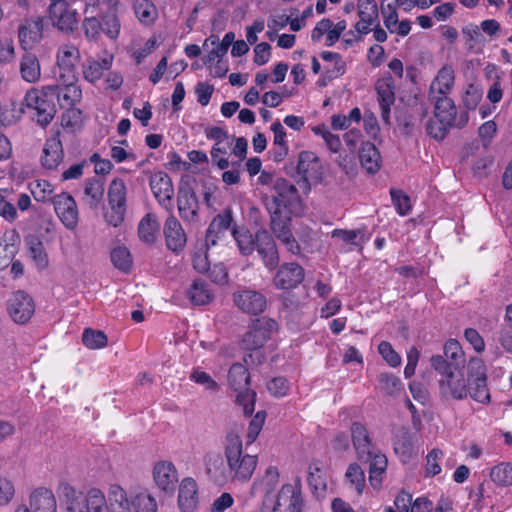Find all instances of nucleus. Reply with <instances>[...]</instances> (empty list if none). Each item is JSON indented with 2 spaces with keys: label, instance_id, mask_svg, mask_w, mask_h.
Segmentation results:
<instances>
[{
  "label": "nucleus",
  "instance_id": "f257e3e1",
  "mask_svg": "<svg viewBox=\"0 0 512 512\" xmlns=\"http://www.w3.org/2000/svg\"><path fill=\"white\" fill-rule=\"evenodd\" d=\"M432 368L438 373V389L446 401H464L472 399L481 404L491 401L487 384V368L484 361L471 357L466 367L454 368L443 360L442 355L430 359Z\"/></svg>",
  "mask_w": 512,
  "mask_h": 512
},
{
  "label": "nucleus",
  "instance_id": "f03ea898",
  "mask_svg": "<svg viewBox=\"0 0 512 512\" xmlns=\"http://www.w3.org/2000/svg\"><path fill=\"white\" fill-rule=\"evenodd\" d=\"M109 496L114 512H158V502L142 484L125 488L118 482L109 483Z\"/></svg>",
  "mask_w": 512,
  "mask_h": 512
},
{
  "label": "nucleus",
  "instance_id": "7ed1b4c3",
  "mask_svg": "<svg viewBox=\"0 0 512 512\" xmlns=\"http://www.w3.org/2000/svg\"><path fill=\"white\" fill-rule=\"evenodd\" d=\"M242 440L238 433L232 431L227 434L225 441V459L227 470L224 481L246 482L253 475L257 466V457L243 454Z\"/></svg>",
  "mask_w": 512,
  "mask_h": 512
},
{
  "label": "nucleus",
  "instance_id": "20e7f679",
  "mask_svg": "<svg viewBox=\"0 0 512 512\" xmlns=\"http://www.w3.org/2000/svg\"><path fill=\"white\" fill-rule=\"evenodd\" d=\"M67 512H114L109 496V484L106 491L99 487H89L77 491L66 485L64 488Z\"/></svg>",
  "mask_w": 512,
  "mask_h": 512
},
{
  "label": "nucleus",
  "instance_id": "39448f33",
  "mask_svg": "<svg viewBox=\"0 0 512 512\" xmlns=\"http://www.w3.org/2000/svg\"><path fill=\"white\" fill-rule=\"evenodd\" d=\"M301 486L297 483L283 484L276 494L263 497L261 512H302Z\"/></svg>",
  "mask_w": 512,
  "mask_h": 512
},
{
  "label": "nucleus",
  "instance_id": "423d86ee",
  "mask_svg": "<svg viewBox=\"0 0 512 512\" xmlns=\"http://www.w3.org/2000/svg\"><path fill=\"white\" fill-rule=\"evenodd\" d=\"M228 384L237 393L236 403L242 408L244 415L249 416L254 412L256 393L247 386L250 375L245 365L233 364L228 371Z\"/></svg>",
  "mask_w": 512,
  "mask_h": 512
},
{
  "label": "nucleus",
  "instance_id": "0eeeda50",
  "mask_svg": "<svg viewBox=\"0 0 512 512\" xmlns=\"http://www.w3.org/2000/svg\"><path fill=\"white\" fill-rule=\"evenodd\" d=\"M55 88L45 85L41 90L29 89L24 97V104L27 108L36 111L37 122L41 126L48 125L55 116L56 105L54 97Z\"/></svg>",
  "mask_w": 512,
  "mask_h": 512
},
{
  "label": "nucleus",
  "instance_id": "6e6552de",
  "mask_svg": "<svg viewBox=\"0 0 512 512\" xmlns=\"http://www.w3.org/2000/svg\"><path fill=\"white\" fill-rule=\"evenodd\" d=\"M455 85V71L452 65L442 66L429 87V100L434 106H440L444 109L455 107L450 94Z\"/></svg>",
  "mask_w": 512,
  "mask_h": 512
},
{
  "label": "nucleus",
  "instance_id": "1a4fd4ad",
  "mask_svg": "<svg viewBox=\"0 0 512 512\" xmlns=\"http://www.w3.org/2000/svg\"><path fill=\"white\" fill-rule=\"evenodd\" d=\"M277 330L278 323L274 319L269 317L258 318L252 321L248 331L244 334L241 347L250 351L259 350Z\"/></svg>",
  "mask_w": 512,
  "mask_h": 512
},
{
  "label": "nucleus",
  "instance_id": "9d476101",
  "mask_svg": "<svg viewBox=\"0 0 512 512\" xmlns=\"http://www.w3.org/2000/svg\"><path fill=\"white\" fill-rule=\"evenodd\" d=\"M47 12L54 25L61 31H73L78 12L73 7L83 0H48Z\"/></svg>",
  "mask_w": 512,
  "mask_h": 512
},
{
  "label": "nucleus",
  "instance_id": "9b49d317",
  "mask_svg": "<svg viewBox=\"0 0 512 512\" xmlns=\"http://www.w3.org/2000/svg\"><path fill=\"white\" fill-rule=\"evenodd\" d=\"M46 19L38 15L23 20L17 29V38L21 49L29 51L44 38Z\"/></svg>",
  "mask_w": 512,
  "mask_h": 512
},
{
  "label": "nucleus",
  "instance_id": "f8f14e48",
  "mask_svg": "<svg viewBox=\"0 0 512 512\" xmlns=\"http://www.w3.org/2000/svg\"><path fill=\"white\" fill-rule=\"evenodd\" d=\"M275 195L273 196L272 211L290 213L292 208L299 204V194L296 187L284 178L275 179Z\"/></svg>",
  "mask_w": 512,
  "mask_h": 512
},
{
  "label": "nucleus",
  "instance_id": "ddd939ff",
  "mask_svg": "<svg viewBox=\"0 0 512 512\" xmlns=\"http://www.w3.org/2000/svg\"><path fill=\"white\" fill-rule=\"evenodd\" d=\"M152 479L154 485L166 494H172L178 483V471L173 462L159 460L152 467Z\"/></svg>",
  "mask_w": 512,
  "mask_h": 512
},
{
  "label": "nucleus",
  "instance_id": "4468645a",
  "mask_svg": "<svg viewBox=\"0 0 512 512\" xmlns=\"http://www.w3.org/2000/svg\"><path fill=\"white\" fill-rule=\"evenodd\" d=\"M81 59L79 49L73 44L61 45L56 54V77L65 76L67 80H73L77 76L76 67Z\"/></svg>",
  "mask_w": 512,
  "mask_h": 512
},
{
  "label": "nucleus",
  "instance_id": "2eb2a0df",
  "mask_svg": "<svg viewBox=\"0 0 512 512\" xmlns=\"http://www.w3.org/2000/svg\"><path fill=\"white\" fill-rule=\"evenodd\" d=\"M8 314L18 324L27 323L35 312L33 299L24 291L14 292L8 300Z\"/></svg>",
  "mask_w": 512,
  "mask_h": 512
},
{
  "label": "nucleus",
  "instance_id": "dca6fc26",
  "mask_svg": "<svg viewBox=\"0 0 512 512\" xmlns=\"http://www.w3.org/2000/svg\"><path fill=\"white\" fill-rule=\"evenodd\" d=\"M56 84L51 85L55 88L54 97L61 107H73L82 99V90L78 85V77L73 80H67L65 76L56 77Z\"/></svg>",
  "mask_w": 512,
  "mask_h": 512
},
{
  "label": "nucleus",
  "instance_id": "f3484780",
  "mask_svg": "<svg viewBox=\"0 0 512 512\" xmlns=\"http://www.w3.org/2000/svg\"><path fill=\"white\" fill-rule=\"evenodd\" d=\"M269 211L271 214V229L276 238L280 240L291 253H298L300 247L289 227L290 213L272 211V208H269Z\"/></svg>",
  "mask_w": 512,
  "mask_h": 512
},
{
  "label": "nucleus",
  "instance_id": "a211bd4d",
  "mask_svg": "<svg viewBox=\"0 0 512 512\" xmlns=\"http://www.w3.org/2000/svg\"><path fill=\"white\" fill-rule=\"evenodd\" d=\"M52 203L54 210L63 223V225L70 230L76 228L79 220V213L76 201L68 193H60L53 197Z\"/></svg>",
  "mask_w": 512,
  "mask_h": 512
},
{
  "label": "nucleus",
  "instance_id": "6ab92c4d",
  "mask_svg": "<svg viewBox=\"0 0 512 512\" xmlns=\"http://www.w3.org/2000/svg\"><path fill=\"white\" fill-rule=\"evenodd\" d=\"M235 305L244 313L258 315L266 309L267 299L264 294L251 289H242L233 294Z\"/></svg>",
  "mask_w": 512,
  "mask_h": 512
},
{
  "label": "nucleus",
  "instance_id": "aec40b11",
  "mask_svg": "<svg viewBox=\"0 0 512 512\" xmlns=\"http://www.w3.org/2000/svg\"><path fill=\"white\" fill-rule=\"evenodd\" d=\"M297 171L308 184L321 182L324 174L320 159L314 153L308 151L300 153Z\"/></svg>",
  "mask_w": 512,
  "mask_h": 512
},
{
  "label": "nucleus",
  "instance_id": "412c9836",
  "mask_svg": "<svg viewBox=\"0 0 512 512\" xmlns=\"http://www.w3.org/2000/svg\"><path fill=\"white\" fill-rule=\"evenodd\" d=\"M357 12L359 20L354 28L360 35H367L371 32L372 26L379 22V10L376 0H358Z\"/></svg>",
  "mask_w": 512,
  "mask_h": 512
},
{
  "label": "nucleus",
  "instance_id": "4be33fe9",
  "mask_svg": "<svg viewBox=\"0 0 512 512\" xmlns=\"http://www.w3.org/2000/svg\"><path fill=\"white\" fill-rule=\"evenodd\" d=\"M456 116V107L444 109L434 106V119L427 124V132L437 140H442L448 128L453 124Z\"/></svg>",
  "mask_w": 512,
  "mask_h": 512
},
{
  "label": "nucleus",
  "instance_id": "5701e85b",
  "mask_svg": "<svg viewBox=\"0 0 512 512\" xmlns=\"http://www.w3.org/2000/svg\"><path fill=\"white\" fill-rule=\"evenodd\" d=\"M150 187L159 204L171 211L174 195L171 178L164 172H157L150 178Z\"/></svg>",
  "mask_w": 512,
  "mask_h": 512
},
{
  "label": "nucleus",
  "instance_id": "b1692460",
  "mask_svg": "<svg viewBox=\"0 0 512 512\" xmlns=\"http://www.w3.org/2000/svg\"><path fill=\"white\" fill-rule=\"evenodd\" d=\"M177 207L184 222L195 223L198 220V200L188 186H180L177 193Z\"/></svg>",
  "mask_w": 512,
  "mask_h": 512
},
{
  "label": "nucleus",
  "instance_id": "393cba45",
  "mask_svg": "<svg viewBox=\"0 0 512 512\" xmlns=\"http://www.w3.org/2000/svg\"><path fill=\"white\" fill-rule=\"evenodd\" d=\"M304 279V270L297 263H285L280 266L273 278L276 288L282 290L297 287Z\"/></svg>",
  "mask_w": 512,
  "mask_h": 512
},
{
  "label": "nucleus",
  "instance_id": "a878e982",
  "mask_svg": "<svg viewBox=\"0 0 512 512\" xmlns=\"http://www.w3.org/2000/svg\"><path fill=\"white\" fill-rule=\"evenodd\" d=\"M27 506L30 512H58L56 496L47 487H38L32 490Z\"/></svg>",
  "mask_w": 512,
  "mask_h": 512
},
{
  "label": "nucleus",
  "instance_id": "bb28decb",
  "mask_svg": "<svg viewBox=\"0 0 512 512\" xmlns=\"http://www.w3.org/2000/svg\"><path fill=\"white\" fill-rule=\"evenodd\" d=\"M255 248L267 269L273 270L278 266V251L273 238L266 230H260L256 233Z\"/></svg>",
  "mask_w": 512,
  "mask_h": 512
},
{
  "label": "nucleus",
  "instance_id": "cd10ccee",
  "mask_svg": "<svg viewBox=\"0 0 512 512\" xmlns=\"http://www.w3.org/2000/svg\"><path fill=\"white\" fill-rule=\"evenodd\" d=\"M378 102L381 109V117L385 123H389L390 109L395 102V83L392 77L385 76L376 82Z\"/></svg>",
  "mask_w": 512,
  "mask_h": 512
},
{
  "label": "nucleus",
  "instance_id": "c85d7f7f",
  "mask_svg": "<svg viewBox=\"0 0 512 512\" xmlns=\"http://www.w3.org/2000/svg\"><path fill=\"white\" fill-rule=\"evenodd\" d=\"M351 438L358 459L369 460L373 453L374 444L367 428L360 422L352 423Z\"/></svg>",
  "mask_w": 512,
  "mask_h": 512
},
{
  "label": "nucleus",
  "instance_id": "c756f323",
  "mask_svg": "<svg viewBox=\"0 0 512 512\" xmlns=\"http://www.w3.org/2000/svg\"><path fill=\"white\" fill-rule=\"evenodd\" d=\"M113 61L114 56L109 53H105L101 59L88 58L82 65L83 78L89 83L99 81L103 77L104 72L111 69Z\"/></svg>",
  "mask_w": 512,
  "mask_h": 512
},
{
  "label": "nucleus",
  "instance_id": "7c9ffc66",
  "mask_svg": "<svg viewBox=\"0 0 512 512\" xmlns=\"http://www.w3.org/2000/svg\"><path fill=\"white\" fill-rule=\"evenodd\" d=\"M164 236L168 249L173 252L181 251L186 245V234L180 222L173 215L165 221Z\"/></svg>",
  "mask_w": 512,
  "mask_h": 512
},
{
  "label": "nucleus",
  "instance_id": "2f4dec72",
  "mask_svg": "<svg viewBox=\"0 0 512 512\" xmlns=\"http://www.w3.org/2000/svg\"><path fill=\"white\" fill-rule=\"evenodd\" d=\"M198 503V487L191 477L182 479L179 485L178 504L182 512H193Z\"/></svg>",
  "mask_w": 512,
  "mask_h": 512
},
{
  "label": "nucleus",
  "instance_id": "473e14b6",
  "mask_svg": "<svg viewBox=\"0 0 512 512\" xmlns=\"http://www.w3.org/2000/svg\"><path fill=\"white\" fill-rule=\"evenodd\" d=\"M231 221L232 217L229 213L219 214L213 218L206 232V248L217 245L225 237L230 228Z\"/></svg>",
  "mask_w": 512,
  "mask_h": 512
},
{
  "label": "nucleus",
  "instance_id": "72a5a7b5",
  "mask_svg": "<svg viewBox=\"0 0 512 512\" xmlns=\"http://www.w3.org/2000/svg\"><path fill=\"white\" fill-rule=\"evenodd\" d=\"M21 78L28 83H36L41 78V67L38 57L26 51L19 61Z\"/></svg>",
  "mask_w": 512,
  "mask_h": 512
},
{
  "label": "nucleus",
  "instance_id": "f704fd0d",
  "mask_svg": "<svg viewBox=\"0 0 512 512\" xmlns=\"http://www.w3.org/2000/svg\"><path fill=\"white\" fill-rule=\"evenodd\" d=\"M62 159L63 148L60 139L57 136L47 139L41 157L42 165L47 169H55Z\"/></svg>",
  "mask_w": 512,
  "mask_h": 512
},
{
  "label": "nucleus",
  "instance_id": "c9c22d12",
  "mask_svg": "<svg viewBox=\"0 0 512 512\" xmlns=\"http://www.w3.org/2000/svg\"><path fill=\"white\" fill-rule=\"evenodd\" d=\"M20 236L15 229L6 230L0 238V266L7 265L17 252Z\"/></svg>",
  "mask_w": 512,
  "mask_h": 512
},
{
  "label": "nucleus",
  "instance_id": "e433bc0d",
  "mask_svg": "<svg viewBox=\"0 0 512 512\" xmlns=\"http://www.w3.org/2000/svg\"><path fill=\"white\" fill-rule=\"evenodd\" d=\"M394 451L402 462H407L414 451L413 435L406 428L396 431L393 441Z\"/></svg>",
  "mask_w": 512,
  "mask_h": 512
},
{
  "label": "nucleus",
  "instance_id": "4c0bfd02",
  "mask_svg": "<svg viewBox=\"0 0 512 512\" xmlns=\"http://www.w3.org/2000/svg\"><path fill=\"white\" fill-rule=\"evenodd\" d=\"M361 166L370 174H375L381 167V156L376 146L370 142L363 143L359 152Z\"/></svg>",
  "mask_w": 512,
  "mask_h": 512
},
{
  "label": "nucleus",
  "instance_id": "58836bf2",
  "mask_svg": "<svg viewBox=\"0 0 512 512\" xmlns=\"http://www.w3.org/2000/svg\"><path fill=\"white\" fill-rule=\"evenodd\" d=\"M443 352V360L451 367V369L466 367L465 352L457 340H447L444 344Z\"/></svg>",
  "mask_w": 512,
  "mask_h": 512
},
{
  "label": "nucleus",
  "instance_id": "ea45409f",
  "mask_svg": "<svg viewBox=\"0 0 512 512\" xmlns=\"http://www.w3.org/2000/svg\"><path fill=\"white\" fill-rule=\"evenodd\" d=\"M104 184L100 179L91 178L84 182L83 201L91 208H96L103 199Z\"/></svg>",
  "mask_w": 512,
  "mask_h": 512
},
{
  "label": "nucleus",
  "instance_id": "a19ab883",
  "mask_svg": "<svg viewBox=\"0 0 512 512\" xmlns=\"http://www.w3.org/2000/svg\"><path fill=\"white\" fill-rule=\"evenodd\" d=\"M117 5L118 2H114L113 5H110L109 11L102 15L100 20L102 31L111 40H116L121 31V23L117 15Z\"/></svg>",
  "mask_w": 512,
  "mask_h": 512
},
{
  "label": "nucleus",
  "instance_id": "79ce46f5",
  "mask_svg": "<svg viewBox=\"0 0 512 512\" xmlns=\"http://www.w3.org/2000/svg\"><path fill=\"white\" fill-rule=\"evenodd\" d=\"M133 9L136 18L142 25L150 26L158 18V10L151 0H135Z\"/></svg>",
  "mask_w": 512,
  "mask_h": 512
},
{
  "label": "nucleus",
  "instance_id": "37998d69",
  "mask_svg": "<svg viewBox=\"0 0 512 512\" xmlns=\"http://www.w3.org/2000/svg\"><path fill=\"white\" fill-rule=\"evenodd\" d=\"M159 232V223L154 214H146L138 225V235L141 241L151 244L157 238Z\"/></svg>",
  "mask_w": 512,
  "mask_h": 512
},
{
  "label": "nucleus",
  "instance_id": "c03bdc74",
  "mask_svg": "<svg viewBox=\"0 0 512 512\" xmlns=\"http://www.w3.org/2000/svg\"><path fill=\"white\" fill-rule=\"evenodd\" d=\"M308 484L314 495L322 497L327 489L324 472L318 463H312L308 467Z\"/></svg>",
  "mask_w": 512,
  "mask_h": 512
},
{
  "label": "nucleus",
  "instance_id": "a18cd8bd",
  "mask_svg": "<svg viewBox=\"0 0 512 512\" xmlns=\"http://www.w3.org/2000/svg\"><path fill=\"white\" fill-rule=\"evenodd\" d=\"M188 298L194 305H206L211 302L213 294L208 285L201 280H195L187 292Z\"/></svg>",
  "mask_w": 512,
  "mask_h": 512
},
{
  "label": "nucleus",
  "instance_id": "49530a36",
  "mask_svg": "<svg viewBox=\"0 0 512 512\" xmlns=\"http://www.w3.org/2000/svg\"><path fill=\"white\" fill-rule=\"evenodd\" d=\"M279 483V472L276 467L269 466L263 477L254 482L253 487L254 489L260 490L264 493V496H267L268 494H275L274 489L277 487Z\"/></svg>",
  "mask_w": 512,
  "mask_h": 512
},
{
  "label": "nucleus",
  "instance_id": "de8ad7c7",
  "mask_svg": "<svg viewBox=\"0 0 512 512\" xmlns=\"http://www.w3.org/2000/svg\"><path fill=\"white\" fill-rule=\"evenodd\" d=\"M111 261L115 268L122 272H129L133 259L129 249L125 246H117L110 253Z\"/></svg>",
  "mask_w": 512,
  "mask_h": 512
},
{
  "label": "nucleus",
  "instance_id": "09e8293b",
  "mask_svg": "<svg viewBox=\"0 0 512 512\" xmlns=\"http://www.w3.org/2000/svg\"><path fill=\"white\" fill-rule=\"evenodd\" d=\"M490 478L498 486L512 485V463L503 462L494 466L490 471Z\"/></svg>",
  "mask_w": 512,
  "mask_h": 512
},
{
  "label": "nucleus",
  "instance_id": "8fccbe9b",
  "mask_svg": "<svg viewBox=\"0 0 512 512\" xmlns=\"http://www.w3.org/2000/svg\"><path fill=\"white\" fill-rule=\"evenodd\" d=\"M30 191L34 199L38 202L52 201L53 186L49 181L44 179H37L30 183Z\"/></svg>",
  "mask_w": 512,
  "mask_h": 512
},
{
  "label": "nucleus",
  "instance_id": "3c124183",
  "mask_svg": "<svg viewBox=\"0 0 512 512\" xmlns=\"http://www.w3.org/2000/svg\"><path fill=\"white\" fill-rule=\"evenodd\" d=\"M109 205L126 207V185L122 179L111 181L108 189Z\"/></svg>",
  "mask_w": 512,
  "mask_h": 512
},
{
  "label": "nucleus",
  "instance_id": "603ef678",
  "mask_svg": "<svg viewBox=\"0 0 512 512\" xmlns=\"http://www.w3.org/2000/svg\"><path fill=\"white\" fill-rule=\"evenodd\" d=\"M378 382L380 391L390 396L398 395L403 389L401 380L392 374L381 373Z\"/></svg>",
  "mask_w": 512,
  "mask_h": 512
},
{
  "label": "nucleus",
  "instance_id": "864d4df0",
  "mask_svg": "<svg viewBox=\"0 0 512 512\" xmlns=\"http://www.w3.org/2000/svg\"><path fill=\"white\" fill-rule=\"evenodd\" d=\"M233 236L237 242V246L243 255H250L256 246V235H252L245 229H234Z\"/></svg>",
  "mask_w": 512,
  "mask_h": 512
},
{
  "label": "nucleus",
  "instance_id": "5fc2aeb1",
  "mask_svg": "<svg viewBox=\"0 0 512 512\" xmlns=\"http://www.w3.org/2000/svg\"><path fill=\"white\" fill-rule=\"evenodd\" d=\"M345 478L352 488H354L357 494L363 492L365 486V475L361 467L357 463L349 465Z\"/></svg>",
  "mask_w": 512,
  "mask_h": 512
},
{
  "label": "nucleus",
  "instance_id": "6e6d98bb",
  "mask_svg": "<svg viewBox=\"0 0 512 512\" xmlns=\"http://www.w3.org/2000/svg\"><path fill=\"white\" fill-rule=\"evenodd\" d=\"M369 480L372 486L378 487L380 485V475L386 470L387 459L383 454H375L371 456Z\"/></svg>",
  "mask_w": 512,
  "mask_h": 512
},
{
  "label": "nucleus",
  "instance_id": "4d7b16f0",
  "mask_svg": "<svg viewBox=\"0 0 512 512\" xmlns=\"http://www.w3.org/2000/svg\"><path fill=\"white\" fill-rule=\"evenodd\" d=\"M82 342L89 349H101L107 345L104 332L87 328L82 334Z\"/></svg>",
  "mask_w": 512,
  "mask_h": 512
},
{
  "label": "nucleus",
  "instance_id": "13d9d810",
  "mask_svg": "<svg viewBox=\"0 0 512 512\" xmlns=\"http://www.w3.org/2000/svg\"><path fill=\"white\" fill-rule=\"evenodd\" d=\"M66 108L67 110L61 118V125L70 132H75L82 126V113L79 109L74 108V106Z\"/></svg>",
  "mask_w": 512,
  "mask_h": 512
},
{
  "label": "nucleus",
  "instance_id": "bf43d9fd",
  "mask_svg": "<svg viewBox=\"0 0 512 512\" xmlns=\"http://www.w3.org/2000/svg\"><path fill=\"white\" fill-rule=\"evenodd\" d=\"M266 419V412L265 411H258L256 415L251 419L247 434H246V445L252 444L260 434L264 422Z\"/></svg>",
  "mask_w": 512,
  "mask_h": 512
},
{
  "label": "nucleus",
  "instance_id": "052dcab7",
  "mask_svg": "<svg viewBox=\"0 0 512 512\" xmlns=\"http://www.w3.org/2000/svg\"><path fill=\"white\" fill-rule=\"evenodd\" d=\"M190 380L203 386L206 390L215 392L219 386L217 382L205 371L200 368H195L190 374Z\"/></svg>",
  "mask_w": 512,
  "mask_h": 512
},
{
  "label": "nucleus",
  "instance_id": "680f3d73",
  "mask_svg": "<svg viewBox=\"0 0 512 512\" xmlns=\"http://www.w3.org/2000/svg\"><path fill=\"white\" fill-rule=\"evenodd\" d=\"M16 59L14 41L10 38H0V65L11 64Z\"/></svg>",
  "mask_w": 512,
  "mask_h": 512
},
{
  "label": "nucleus",
  "instance_id": "e2e57ef3",
  "mask_svg": "<svg viewBox=\"0 0 512 512\" xmlns=\"http://www.w3.org/2000/svg\"><path fill=\"white\" fill-rule=\"evenodd\" d=\"M82 30L89 41H97L102 31L101 21L96 17H86L82 22Z\"/></svg>",
  "mask_w": 512,
  "mask_h": 512
},
{
  "label": "nucleus",
  "instance_id": "0e129e2a",
  "mask_svg": "<svg viewBox=\"0 0 512 512\" xmlns=\"http://www.w3.org/2000/svg\"><path fill=\"white\" fill-rule=\"evenodd\" d=\"M390 194L397 212L402 216L407 215L411 210V203L408 195L399 189H391Z\"/></svg>",
  "mask_w": 512,
  "mask_h": 512
},
{
  "label": "nucleus",
  "instance_id": "69168bd1",
  "mask_svg": "<svg viewBox=\"0 0 512 512\" xmlns=\"http://www.w3.org/2000/svg\"><path fill=\"white\" fill-rule=\"evenodd\" d=\"M443 452L440 449H432L426 456V473L429 476L438 475L441 472L440 462L443 459Z\"/></svg>",
  "mask_w": 512,
  "mask_h": 512
},
{
  "label": "nucleus",
  "instance_id": "338daca9",
  "mask_svg": "<svg viewBox=\"0 0 512 512\" xmlns=\"http://www.w3.org/2000/svg\"><path fill=\"white\" fill-rule=\"evenodd\" d=\"M381 13L383 16V23L385 27L391 32H395V28L399 22L396 5L389 3L386 6L382 5Z\"/></svg>",
  "mask_w": 512,
  "mask_h": 512
},
{
  "label": "nucleus",
  "instance_id": "774afa93",
  "mask_svg": "<svg viewBox=\"0 0 512 512\" xmlns=\"http://www.w3.org/2000/svg\"><path fill=\"white\" fill-rule=\"evenodd\" d=\"M29 254L39 268L47 266V255L45 253L42 242L38 240H32L29 243Z\"/></svg>",
  "mask_w": 512,
  "mask_h": 512
}]
</instances>
